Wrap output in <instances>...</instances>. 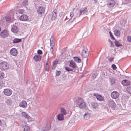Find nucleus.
<instances>
[{
	"mask_svg": "<svg viewBox=\"0 0 131 131\" xmlns=\"http://www.w3.org/2000/svg\"><path fill=\"white\" fill-rule=\"evenodd\" d=\"M76 102L78 107L81 109H83L86 107V103L83 99L81 97L78 98Z\"/></svg>",
	"mask_w": 131,
	"mask_h": 131,
	"instance_id": "1",
	"label": "nucleus"
},
{
	"mask_svg": "<svg viewBox=\"0 0 131 131\" xmlns=\"http://www.w3.org/2000/svg\"><path fill=\"white\" fill-rule=\"evenodd\" d=\"M8 68V64L6 62H2L0 63V69L2 70H6Z\"/></svg>",
	"mask_w": 131,
	"mask_h": 131,
	"instance_id": "2",
	"label": "nucleus"
},
{
	"mask_svg": "<svg viewBox=\"0 0 131 131\" xmlns=\"http://www.w3.org/2000/svg\"><path fill=\"white\" fill-rule=\"evenodd\" d=\"M9 35V33L8 31L6 29L3 30L0 34L1 37L3 38L7 37Z\"/></svg>",
	"mask_w": 131,
	"mask_h": 131,
	"instance_id": "3",
	"label": "nucleus"
},
{
	"mask_svg": "<svg viewBox=\"0 0 131 131\" xmlns=\"http://www.w3.org/2000/svg\"><path fill=\"white\" fill-rule=\"evenodd\" d=\"M22 115L27 120L28 122H31L32 121V118L27 113L24 112L21 113Z\"/></svg>",
	"mask_w": 131,
	"mask_h": 131,
	"instance_id": "4",
	"label": "nucleus"
},
{
	"mask_svg": "<svg viewBox=\"0 0 131 131\" xmlns=\"http://www.w3.org/2000/svg\"><path fill=\"white\" fill-rule=\"evenodd\" d=\"M119 96V93L116 91H114L111 94V97L113 99H117Z\"/></svg>",
	"mask_w": 131,
	"mask_h": 131,
	"instance_id": "5",
	"label": "nucleus"
},
{
	"mask_svg": "<svg viewBox=\"0 0 131 131\" xmlns=\"http://www.w3.org/2000/svg\"><path fill=\"white\" fill-rule=\"evenodd\" d=\"M115 4V2L114 0H107V4L109 7H113Z\"/></svg>",
	"mask_w": 131,
	"mask_h": 131,
	"instance_id": "6",
	"label": "nucleus"
},
{
	"mask_svg": "<svg viewBox=\"0 0 131 131\" xmlns=\"http://www.w3.org/2000/svg\"><path fill=\"white\" fill-rule=\"evenodd\" d=\"M4 93L6 95L10 96L12 94V91L9 89H6L4 90Z\"/></svg>",
	"mask_w": 131,
	"mask_h": 131,
	"instance_id": "7",
	"label": "nucleus"
},
{
	"mask_svg": "<svg viewBox=\"0 0 131 131\" xmlns=\"http://www.w3.org/2000/svg\"><path fill=\"white\" fill-rule=\"evenodd\" d=\"M93 95L96 97V98L98 100L101 101H103L104 100V97L102 96L101 95H99V94L96 93H94L93 94Z\"/></svg>",
	"mask_w": 131,
	"mask_h": 131,
	"instance_id": "8",
	"label": "nucleus"
},
{
	"mask_svg": "<svg viewBox=\"0 0 131 131\" xmlns=\"http://www.w3.org/2000/svg\"><path fill=\"white\" fill-rule=\"evenodd\" d=\"M59 61V59H56L53 61L52 66V68L53 70H54L55 69Z\"/></svg>",
	"mask_w": 131,
	"mask_h": 131,
	"instance_id": "9",
	"label": "nucleus"
},
{
	"mask_svg": "<svg viewBox=\"0 0 131 131\" xmlns=\"http://www.w3.org/2000/svg\"><path fill=\"white\" fill-rule=\"evenodd\" d=\"M19 20L23 21H27L28 20L27 16L25 14H23L20 16L19 18Z\"/></svg>",
	"mask_w": 131,
	"mask_h": 131,
	"instance_id": "10",
	"label": "nucleus"
},
{
	"mask_svg": "<svg viewBox=\"0 0 131 131\" xmlns=\"http://www.w3.org/2000/svg\"><path fill=\"white\" fill-rule=\"evenodd\" d=\"M18 28L16 25H12L11 28V31L12 32L14 33H17L18 31Z\"/></svg>",
	"mask_w": 131,
	"mask_h": 131,
	"instance_id": "11",
	"label": "nucleus"
},
{
	"mask_svg": "<svg viewBox=\"0 0 131 131\" xmlns=\"http://www.w3.org/2000/svg\"><path fill=\"white\" fill-rule=\"evenodd\" d=\"M69 66L73 69H76L77 68H78L75 63L72 60H71L70 61Z\"/></svg>",
	"mask_w": 131,
	"mask_h": 131,
	"instance_id": "12",
	"label": "nucleus"
},
{
	"mask_svg": "<svg viewBox=\"0 0 131 131\" xmlns=\"http://www.w3.org/2000/svg\"><path fill=\"white\" fill-rule=\"evenodd\" d=\"M57 10L56 9L54 10L52 13L51 19L52 20L55 19L57 17Z\"/></svg>",
	"mask_w": 131,
	"mask_h": 131,
	"instance_id": "13",
	"label": "nucleus"
},
{
	"mask_svg": "<svg viewBox=\"0 0 131 131\" xmlns=\"http://www.w3.org/2000/svg\"><path fill=\"white\" fill-rule=\"evenodd\" d=\"M45 11V9L42 7H40L38 8L37 12L39 15H41Z\"/></svg>",
	"mask_w": 131,
	"mask_h": 131,
	"instance_id": "14",
	"label": "nucleus"
},
{
	"mask_svg": "<svg viewBox=\"0 0 131 131\" xmlns=\"http://www.w3.org/2000/svg\"><path fill=\"white\" fill-rule=\"evenodd\" d=\"M10 52L11 54L14 56H15L17 54V50L15 48H13L10 50Z\"/></svg>",
	"mask_w": 131,
	"mask_h": 131,
	"instance_id": "15",
	"label": "nucleus"
},
{
	"mask_svg": "<svg viewBox=\"0 0 131 131\" xmlns=\"http://www.w3.org/2000/svg\"><path fill=\"white\" fill-rule=\"evenodd\" d=\"M57 118L59 121H63L64 119V115L62 114L59 113L57 115Z\"/></svg>",
	"mask_w": 131,
	"mask_h": 131,
	"instance_id": "16",
	"label": "nucleus"
},
{
	"mask_svg": "<svg viewBox=\"0 0 131 131\" xmlns=\"http://www.w3.org/2000/svg\"><path fill=\"white\" fill-rule=\"evenodd\" d=\"M108 105L112 108H114L115 106V104L112 100H110L109 101Z\"/></svg>",
	"mask_w": 131,
	"mask_h": 131,
	"instance_id": "17",
	"label": "nucleus"
},
{
	"mask_svg": "<svg viewBox=\"0 0 131 131\" xmlns=\"http://www.w3.org/2000/svg\"><path fill=\"white\" fill-rule=\"evenodd\" d=\"M27 103L24 101H22L19 104V106L23 108H25L27 106Z\"/></svg>",
	"mask_w": 131,
	"mask_h": 131,
	"instance_id": "18",
	"label": "nucleus"
},
{
	"mask_svg": "<svg viewBox=\"0 0 131 131\" xmlns=\"http://www.w3.org/2000/svg\"><path fill=\"white\" fill-rule=\"evenodd\" d=\"M79 11L80 12L79 15H81L82 14H83L87 12V8L86 7H84L81 8L80 9Z\"/></svg>",
	"mask_w": 131,
	"mask_h": 131,
	"instance_id": "19",
	"label": "nucleus"
},
{
	"mask_svg": "<svg viewBox=\"0 0 131 131\" xmlns=\"http://www.w3.org/2000/svg\"><path fill=\"white\" fill-rule=\"evenodd\" d=\"M41 57L38 55L35 56L33 58L34 60L36 61H39L41 60Z\"/></svg>",
	"mask_w": 131,
	"mask_h": 131,
	"instance_id": "20",
	"label": "nucleus"
},
{
	"mask_svg": "<svg viewBox=\"0 0 131 131\" xmlns=\"http://www.w3.org/2000/svg\"><path fill=\"white\" fill-rule=\"evenodd\" d=\"M122 84L123 85L127 86L130 84V82L128 80H125L122 81Z\"/></svg>",
	"mask_w": 131,
	"mask_h": 131,
	"instance_id": "21",
	"label": "nucleus"
},
{
	"mask_svg": "<svg viewBox=\"0 0 131 131\" xmlns=\"http://www.w3.org/2000/svg\"><path fill=\"white\" fill-rule=\"evenodd\" d=\"M82 56L84 58H86L88 56V53L85 50H83L82 52Z\"/></svg>",
	"mask_w": 131,
	"mask_h": 131,
	"instance_id": "22",
	"label": "nucleus"
},
{
	"mask_svg": "<svg viewBox=\"0 0 131 131\" xmlns=\"http://www.w3.org/2000/svg\"><path fill=\"white\" fill-rule=\"evenodd\" d=\"M60 113L62 114L63 115H66L67 114V112L66 110L63 108H61L60 110Z\"/></svg>",
	"mask_w": 131,
	"mask_h": 131,
	"instance_id": "23",
	"label": "nucleus"
},
{
	"mask_svg": "<svg viewBox=\"0 0 131 131\" xmlns=\"http://www.w3.org/2000/svg\"><path fill=\"white\" fill-rule=\"evenodd\" d=\"M74 60L78 63H79L81 62V59L77 57H73Z\"/></svg>",
	"mask_w": 131,
	"mask_h": 131,
	"instance_id": "24",
	"label": "nucleus"
},
{
	"mask_svg": "<svg viewBox=\"0 0 131 131\" xmlns=\"http://www.w3.org/2000/svg\"><path fill=\"white\" fill-rule=\"evenodd\" d=\"M114 34L117 37H119L120 35V32L118 30H115L114 31Z\"/></svg>",
	"mask_w": 131,
	"mask_h": 131,
	"instance_id": "25",
	"label": "nucleus"
},
{
	"mask_svg": "<svg viewBox=\"0 0 131 131\" xmlns=\"http://www.w3.org/2000/svg\"><path fill=\"white\" fill-rule=\"evenodd\" d=\"M21 41V39L15 38L13 40V42L14 43H17L20 42Z\"/></svg>",
	"mask_w": 131,
	"mask_h": 131,
	"instance_id": "26",
	"label": "nucleus"
},
{
	"mask_svg": "<svg viewBox=\"0 0 131 131\" xmlns=\"http://www.w3.org/2000/svg\"><path fill=\"white\" fill-rule=\"evenodd\" d=\"M90 114L88 113H87L84 114V118L85 120L88 119L90 117Z\"/></svg>",
	"mask_w": 131,
	"mask_h": 131,
	"instance_id": "27",
	"label": "nucleus"
},
{
	"mask_svg": "<svg viewBox=\"0 0 131 131\" xmlns=\"http://www.w3.org/2000/svg\"><path fill=\"white\" fill-rule=\"evenodd\" d=\"M50 128V127L49 125L47 126L44 127L42 128L43 131H48L49 130Z\"/></svg>",
	"mask_w": 131,
	"mask_h": 131,
	"instance_id": "28",
	"label": "nucleus"
},
{
	"mask_svg": "<svg viewBox=\"0 0 131 131\" xmlns=\"http://www.w3.org/2000/svg\"><path fill=\"white\" fill-rule=\"evenodd\" d=\"M92 107L94 108H96L98 107L97 104L96 103H92Z\"/></svg>",
	"mask_w": 131,
	"mask_h": 131,
	"instance_id": "29",
	"label": "nucleus"
},
{
	"mask_svg": "<svg viewBox=\"0 0 131 131\" xmlns=\"http://www.w3.org/2000/svg\"><path fill=\"white\" fill-rule=\"evenodd\" d=\"M114 42L115 46L117 47L122 46V45L120 42L116 40H115Z\"/></svg>",
	"mask_w": 131,
	"mask_h": 131,
	"instance_id": "30",
	"label": "nucleus"
},
{
	"mask_svg": "<svg viewBox=\"0 0 131 131\" xmlns=\"http://www.w3.org/2000/svg\"><path fill=\"white\" fill-rule=\"evenodd\" d=\"M24 130V131H30V127L27 125H25Z\"/></svg>",
	"mask_w": 131,
	"mask_h": 131,
	"instance_id": "31",
	"label": "nucleus"
},
{
	"mask_svg": "<svg viewBox=\"0 0 131 131\" xmlns=\"http://www.w3.org/2000/svg\"><path fill=\"white\" fill-rule=\"evenodd\" d=\"M4 76V73L2 72H0V79H3Z\"/></svg>",
	"mask_w": 131,
	"mask_h": 131,
	"instance_id": "32",
	"label": "nucleus"
},
{
	"mask_svg": "<svg viewBox=\"0 0 131 131\" xmlns=\"http://www.w3.org/2000/svg\"><path fill=\"white\" fill-rule=\"evenodd\" d=\"M61 72L60 71L57 70L56 72V76H59L61 74Z\"/></svg>",
	"mask_w": 131,
	"mask_h": 131,
	"instance_id": "33",
	"label": "nucleus"
},
{
	"mask_svg": "<svg viewBox=\"0 0 131 131\" xmlns=\"http://www.w3.org/2000/svg\"><path fill=\"white\" fill-rule=\"evenodd\" d=\"M127 90L129 93L131 94V86L127 87Z\"/></svg>",
	"mask_w": 131,
	"mask_h": 131,
	"instance_id": "34",
	"label": "nucleus"
},
{
	"mask_svg": "<svg viewBox=\"0 0 131 131\" xmlns=\"http://www.w3.org/2000/svg\"><path fill=\"white\" fill-rule=\"evenodd\" d=\"M127 40L128 42L131 43V36H128L127 37Z\"/></svg>",
	"mask_w": 131,
	"mask_h": 131,
	"instance_id": "35",
	"label": "nucleus"
},
{
	"mask_svg": "<svg viewBox=\"0 0 131 131\" xmlns=\"http://www.w3.org/2000/svg\"><path fill=\"white\" fill-rule=\"evenodd\" d=\"M65 68L66 70L68 71H72V69L68 67H65Z\"/></svg>",
	"mask_w": 131,
	"mask_h": 131,
	"instance_id": "36",
	"label": "nucleus"
},
{
	"mask_svg": "<svg viewBox=\"0 0 131 131\" xmlns=\"http://www.w3.org/2000/svg\"><path fill=\"white\" fill-rule=\"evenodd\" d=\"M24 10L21 9L19 10L18 11V13L19 14H22L24 13Z\"/></svg>",
	"mask_w": 131,
	"mask_h": 131,
	"instance_id": "37",
	"label": "nucleus"
},
{
	"mask_svg": "<svg viewBox=\"0 0 131 131\" xmlns=\"http://www.w3.org/2000/svg\"><path fill=\"white\" fill-rule=\"evenodd\" d=\"M110 34L111 37H112V38L114 40H115V39L114 38L113 35L112 33L110 31Z\"/></svg>",
	"mask_w": 131,
	"mask_h": 131,
	"instance_id": "38",
	"label": "nucleus"
},
{
	"mask_svg": "<svg viewBox=\"0 0 131 131\" xmlns=\"http://www.w3.org/2000/svg\"><path fill=\"white\" fill-rule=\"evenodd\" d=\"M79 13H80V12L79 11H77L76 12V15L77 17H79L80 15H79Z\"/></svg>",
	"mask_w": 131,
	"mask_h": 131,
	"instance_id": "39",
	"label": "nucleus"
},
{
	"mask_svg": "<svg viewBox=\"0 0 131 131\" xmlns=\"http://www.w3.org/2000/svg\"><path fill=\"white\" fill-rule=\"evenodd\" d=\"M112 68L114 70H115L116 68L117 67L115 64H113L112 65Z\"/></svg>",
	"mask_w": 131,
	"mask_h": 131,
	"instance_id": "40",
	"label": "nucleus"
},
{
	"mask_svg": "<svg viewBox=\"0 0 131 131\" xmlns=\"http://www.w3.org/2000/svg\"><path fill=\"white\" fill-rule=\"evenodd\" d=\"M37 53L39 54H42V51L40 50H38L37 51Z\"/></svg>",
	"mask_w": 131,
	"mask_h": 131,
	"instance_id": "41",
	"label": "nucleus"
},
{
	"mask_svg": "<svg viewBox=\"0 0 131 131\" xmlns=\"http://www.w3.org/2000/svg\"><path fill=\"white\" fill-rule=\"evenodd\" d=\"M111 83L112 84H114L115 83V80L114 79H112L111 80Z\"/></svg>",
	"mask_w": 131,
	"mask_h": 131,
	"instance_id": "42",
	"label": "nucleus"
},
{
	"mask_svg": "<svg viewBox=\"0 0 131 131\" xmlns=\"http://www.w3.org/2000/svg\"><path fill=\"white\" fill-rule=\"evenodd\" d=\"M50 45H51V48H53L54 46V45L53 43H51V42L50 43Z\"/></svg>",
	"mask_w": 131,
	"mask_h": 131,
	"instance_id": "43",
	"label": "nucleus"
},
{
	"mask_svg": "<svg viewBox=\"0 0 131 131\" xmlns=\"http://www.w3.org/2000/svg\"><path fill=\"white\" fill-rule=\"evenodd\" d=\"M50 51H51V52L52 54H53V48H50Z\"/></svg>",
	"mask_w": 131,
	"mask_h": 131,
	"instance_id": "44",
	"label": "nucleus"
},
{
	"mask_svg": "<svg viewBox=\"0 0 131 131\" xmlns=\"http://www.w3.org/2000/svg\"><path fill=\"white\" fill-rule=\"evenodd\" d=\"M113 58H110L109 60L111 62L112 61H113Z\"/></svg>",
	"mask_w": 131,
	"mask_h": 131,
	"instance_id": "45",
	"label": "nucleus"
},
{
	"mask_svg": "<svg viewBox=\"0 0 131 131\" xmlns=\"http://www.w3.org/2000/svg\"><path fill=\"white\" fill-rule=\"evenodd\" d=\"M47 68L46 69V70L47 71H49V65H47V67H46Z\"/></svg>",
	"mask_w": 131,
	"mask_h": 131,
	"instance_id": "46",
	"label": "nucleus"
},
{
	"mask_svg": "<svg viewBox=\"0 0 131 131\" xmlns=\"http://www.w3.org/2000/svg\"><path fill=\"white\" fill-rule=\"evenodd\" d=\"M110 41L111 43V47H113V45L112 42L111 40H110Z\"/></svg>",
	"mask_w": 131,
	"mask_h": 131,
	"instance_id": "47",
	"label": "nucleus"
},
{
	"mask_svg": "<svg viewBox=\"0 0 131 131\" xmlns=\"http://www.w3.org/2000/svg\"><path fill=\"white\" fill-rule=\"evenodd\" d=\"M47 65H48V61H47V62L46 63V67H47Z\"/></svg>",
	"mask_w": 131,
	"mask_h": 131,
	"instance_id": "48",
	"label": "nucleus"
},
{
	"mask_svg": "<svg viewBox=\"0 0 131 131\" xmlns=\"http://www.w3.org/2000/svg\"><path fill=\"white\" fill-rule=\"evenodd\" d=\"M1 28L0 27V31H1Z\"/></svg>",
	"mask_w": 131,
	"mask_h": 131,
	"instance_id": "49",
	"label": "nucleus"
}]
</instances>
